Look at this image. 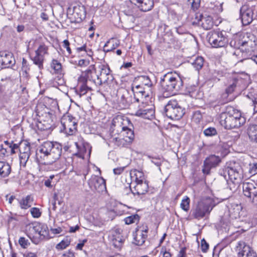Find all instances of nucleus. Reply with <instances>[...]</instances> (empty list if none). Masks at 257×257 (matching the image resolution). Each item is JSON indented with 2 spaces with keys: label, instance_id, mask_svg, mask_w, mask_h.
<instances>
[{
  "label": "nucleus",
  "instance_id": "obj_1",
  "mask_svg": "<svg viewBox=\"0 0 257 257\" xmlns=\"http://www.w3.org/2000/svg\"><path fill=\"white\" fill-rule=\"evenodd\" d=\"M133 125L126 117H115L110 127V142L118 147H123L132 143L134 139Z\"/></svg>",
  "mask_w": 257,
  "mask_h": 257
},
{
  "label": "nucleus",
  "instance_id": "obj_2",
  "mask_svg": "<svg viewBox=\"0 0 257 257\" xmlns=\"http://www.w3.org/2000/svg\"><path fill=\"white\" fill-rule=\"evenodd\" d=\"M221 111L218 119L220 124L226 129L238 128L243 125L245 119L241 112L231 106L220 108Z\"/></svg>",
  "mask_w": 257,
  "mask_h": 257
},
{
  "label": "nucleus",
  "instance_id": "obj_3",
  "mask_svg": "<svg viewBox=\"0 0 257 257\" xmlns=\"http://www.w3.org/2000/svg\"><path fill=\"white\" fill-rule=\"evenodd\" d=\"M61 153L62 148L58 144L47 141L39 147L37 156L42 159V164L50 165L59 159Z\"/></svg>",
  "mask_w": 257,
  "mask_h": 257
},
{
  "label": "nucleus",
  "instance_id": "obj_4",
  "mask_svg": "<svg viewBox=\"0 0 257 257\" xmlns=\"http://www.w3.org/2000/svg\"><path fill=\"white\" fill-rule=\"evenodd\" d=\"M161 85L163 95L168 97L180 90L183 86V82L180 75L176 72H168L161 79Z\"/></svg>",
  "mask_w": 257,
  "mask_h": 257
},
{
  "label": "nucleus",
  "instance_id": "obj_5",
  "mask_svg": "<svg viewBox=\"0 0 257 257\" xmlns=\"http://www.w3.org/2000/svg\"><path fill=\"white\" fill-rule=\"evenodd\" d=\"M26 231L28 236L35 244L44 239L52 237L49 234L47 225L39 222H34L27 225Z\"/></svg>",
  "mask_w": 257,
  "mask_h": 257
},
{
  "label": "nucleus",
  "instance_id": "obj_6",
  "mask_svg": "<svg viewBox=\"0 0 257 257\" xmlns=\"http://www.w3.org/2000/svg\"><path fill=\"white\" fill-rule=\"evenodd\" d=\"M214 206V201L212 198H203L198 201L195 207L192 209V215L195 218L200 219L208 215Z\"/></svg>",
  "mask_w": 257,
  "mask_h": 257
},
{
  "label": "nucleus",
  "instance_id": "obj_7",
  "mask_svg": "<svg viewBox=\"0 0 257 257\" xmlns=\"http://www.w3.org/2000/svg\"><path fill=\"white\" fill-rule=\"evenodd\" d=\"M110 69L108 67L105 65L102 66L100 74L98 75L91 69H87L85 71V76L92 82L96 85H100L103 82H107L109 79L110 75Z\"/></svg>",
  "mask_w": 257,
  "mask_h": 257
},
{
  "label": "nucleus",
  "instance_id": "obj_8",
  "mask_svg": "<svg viewBox=\"0 0 257 257\" xmlns=\"http://www.w3.org/2000/svg\"><path fill=\"white\" fill-rule=\"evenodd\" d=\"M165 112L168 117L178 120L185 114V109L176 100H170L165 107Z\"/></svg>",
  "mask_w": 257,
  "mask_h": 257
},
{
  "label": "nucleus",
  "instance_id": "obj_9",
  "mask_svg": "<svg viewBox=\"0 0 257 257\" xmlns=\"http://www.w3.org/2000/svg\"><path fill=\"white\" fill-rule=\"evenodd\" d=\"M207 38L209 43L214 48L224 47L228 43L226 37L219 31L209 32L207 34Z\"/></svg>",
  "mask_w": 257,
  "mask_h": 257
},
{
  "label": "nucleus",
  "instance_id": "obj_10",
  "mask_svg": "<svg viewBox=\"0 0 257 257\" xmlns=\"http://www.w3.org/2000/svg\"><path fill=\"white\" fill-rule=\"evenodd\" d=\"M221 174L223 175L226 180L228 179L233 183H239L242 178V169L239 166L231 167H227L223 171Z\"/></svg>",
  "mask_w": 257,
  "mask_h": 257
},
{
  "label": "nucleus",
  "instance_id": "obj_11",
  "mask_svg": "<svg viewBox=\"0 0 257 257\" xmlns=\"http://www.w3.org/2000/svg\"><path fill=\"white\" fill-rule=\"evenodd\" d=\"M243 193L248 201L257 206V187L252 181L244 182L242 186Z\"/></svg>",
  "mask_w": 257,
  "mask_h": 257
},
{
  "label": "nucleus",
  "instance_id": "obj_12",
  "mask_svg": "<svg viewBox=\"0 0 257 257\" xmlns=\"http://www.w3.org/2000/svg\"><path fill=\"white\" fill-rule=\"evenodd\" d=\"M61 123L64 133L67 135H73L77 131V123L75 118L69 115L63 116Z\"/></svg>",
  "mask_w": 257,
  "mask_h": 257
},
{
  "label": "nucleus",
  "instance_id": "obj_13",
  "mask_svg": "<svg viewBox=\"0 0 257 257\" xmlns=\"http://www.w3.org/2000/svg\"><path fill=\"white\" fill-rule=\"evenodd\" d=\"M109 238L112 245L116 248H120L124 240L122 235V230L118 228L112 229L109 234Z\"/></svg>",
  "mask_w": 257,
  "mask_h": 257
},
{
  "label": "nucleus",
  "instance_id": "obj_14",
  "mask_svg": "<svg viewBox=\"0 0 257 257\" xmlns=\"http://www.w3.org/2000/svg\"><path fill=\"white\" fill-rule=\"evenodd\" d=\"M236 250L238 257H256V252L243 241L237 242Z\"/></svg>",
  "mask_w": 257,
  "mask_h": 257
},
{
  "label": "nucleus",
  "instance_id": "obj_15",
  "mask_svg": "<svg viewBox=\"0 0 257 257\" xmlns=\"http://www.w3.org/2000/svg\"><path fill=\"white\" fill-rule=\"evenodd\" d=\"M240 16L243 25L250 24L253 19V10L248 5H243L240 9Z\"/></svg>",
  "mask_w": 257,
  "mask_h": 257
},
{
  "label": "nucleus",
  "instance_id": "obj_16",
  "mask_svg": "<svg viewBox=\"0 0 257 257\" xmlns=\"http://www.w3.org/2000/svg\"><path fill=\"white\" fill-rule=\"evenodd\" d=\"M88 183L89 187L93 191L100 192L105 189V180L100 177L97 176H92L89 180Z\"/></svg>",
  "mask_w": 257,
  "mask_h": 257
},
{
  "label": "nucleus",
  "instance_id": "obj_17",
  "mask_svg": "<svg viewBox=\"0 0 257 257\" xmlns=\"http://www.w3.org/2000/svg\"><path fill=\"white\" fill-rule=\"evenodd\" d=\"M221 162L220 158L215 155H211L204 161L202 172L204 174H208L211 169L216 167Z\"/></svg>",
  "mask_w": 257,
  "mask_h": 257
},
{
  "label": "nucleus",
  "instance_id": "obj_18",
  "mask_svg": "<svg viewBox=\"0 0 257 257\" xmlns=\"http://www.w3.org/2000/svg\"><path fill=\"white\" fill-rule=\"evenodd\" d=\"M148 227L147 226L143 225L140 227L136 231V235L134 238V243L137 245H142L145 242L147 237Z\"/></svg>",
  "mask_w": 257,
  "mask_h": 257
},
{
  "label": "nucleus",
  "instance_id": "obj_19",
  "mask_svg": "<svg viewBox=\"0 0 257 257\" xmlns=\"http://www.w3.org/2000/svg\"><path fill=\"white\" fill-rule=\"evenodd\" d=\"M15 58L12 54L5 51L0 52V65L4 68H9L14 64Z\"/></svg>",
  "mask_w": 257,
  "mask_h": 257
},
{
  "label": "nucleus",
  "instance_id": "obj_20",
  "mask_svg": "<svg viewBox=\"0 0 257 257\" xmlns=\"http://www.w3.org/2000/svg\"><path fill=\"white\" fill-rule=\"evenodd\" d=\"M134 5L137 6L143 12L151 10L154 6L152 0H130Z\"/></svg>",
  "mask_w": 257,
  "mask_h": 257
},
{
  "label": "nucleus",
  "instance_id": "obj_21",
  "mask_svg": "<svg viewBox=\"0 0 257 257\" xmlns=\"http://www.w3.org/2000/svg\"><path fill=\"white\" fill-rule=\"evenodd\" d=\"M199 17L200 19L198 21L199 25H201L204 29L209 30L212 28L213 22L210 16H204L202 15H200Z\"/></svg>",
  "mask_w": 257,
  "mask_h": 257
},
{
  "label": "nucleus",
  "instance_id": "obj_22",
  "mask_svg": "<svg viewBox=\"0 0 257 257\" xmlns=\"http://www.w3.org/2000/svg\"><path fill=\"white\" fill-rule=\"evenodd\" d=\"M155 110L153 108L140 109L136 111L135 115L145 119H151L154 118Z\"/></svg>",
  "mask_w": 257,
  "mask_h": 257
},
{
  "label": "nucleus",
  "instance_id": "obj_23",
  "mask_svg": "<svg viewBox=\"0 0 257 257\" xmlns=\"http://www.w3.org/2000/svg\"><path fill=\"white\" fill-rule=\"evenodd\" d=\"M148 184L146 181H143L136 183L134 187V190L133 193L138 195H143L148 192Z\"/></svg>",
  "mask_w": 257,
  "mask_h": 257
},
{
  "label": "nucleus",
  "instance_id": "obj_24",
  "mask_svg": "<svg viewBox=\"0 0 257 257\" xmlns=\"http://www.w3.org/2000/svg\"><path fill=\"white\" fill-rule=\"evenodd\" d=\"M73 12L75 17L82 20L85 17V9L83 6L76 4L73 7Z\"/></svg>",
  "mask_w": 257,
  "mask_h": 257
},
{
  "label": "nucleus",
  "instance_id": "obj_25",
  "mask_svg": "<svg viewBox=\"0 0 257 257\" xmlns=\"http://www.w3.org/2000/svg\"><path fill=\"white\" fill-rule=\"evenodd\" d=\"M119 45L118 40L111 38L106 42L103 47V51L105 52H110L116 48Z\"/></svg>",
  "mask_w": 257,
  "mask_h": 257
},
{
  "label": "nucleus",
  "instance_id": "obj_26",
  "mask_svg": "<svg viewBox=\"0 0 257 257\" xmlns=\"http://www.w3.org/2000/svg\"><path fill=\"white\" fill-rule=\"evenodd\" d=\"M250 41L245 42V41H240V44L242 46H246V49L248 51H253L255 48L256 43V38L254 35H250Z\"/></svg>",
  "mask_w": 257,
  "mask_h": 257
},
{
  "label": "nucleus",
  "instance_id": "obj_27",
  "mask_svg": "<svg viewBox=\"0 0 257 257\" xmlns=\"http://www.w3.org/2000/svg\"><path fill=\"white\" fill-rule=\"evenodd\" d=\"M11 172L10 165L5 162L0 161V176L6 177L9 175Z\"/></svg>",
  "mask_w": 257,
  "mask_h": 257
},
{
  "label": "nucleus",
  "instance_id": "obj_28",
  "mask_svg": "<svg viewBox=\"0 0 257 257\" xmlns=\"http://www.w3.org/2000/svg\"><path fill=\"white\" fill-rule=\"evenodd\" d=\"M238 80L236 78H232L228 80L227 87L225 89L226 94L229 95L232 93L237 86Z\"/></svg>",
  "mask_w": 257,
  "mask_h": 257
},
{
  "label": "nucleus",
  "instance_id": "obj_29",
  "mask_svg": "<svg viewBox=\"0 0 257 257\" xmlns=\"http://www.w3.org/2000/svg\"><path fill=\"white\" fill-rule=\"evenodd\" d=\"M131 97L129 96L127 91H125L123 94L118 97V101L122 105V107L124 108L127 107L131 103L132 100Z\"/></svg>",
  "mask_w": 257,
  "mask_h": 257
},
{
  "label": "nucleus",
  "instance_id": "obj_30",
  "mask_svg": "<svg viewBox=\"0 0 257 257\" xmlns=\"http://www.w3.org/2000/svg\"><path fill=\"white\" fill-rule=\"evenodd\" d=\"M132 178L135 180L136 183L145 181V178L143 172L134 170L131 172Z\"/></svg>",
  "mask_w": 257,
  "mask_h": 257
},
{
  "label": "nucleus",
  "instance_id": "obj_31",
  "mask_svg": "<svg viewBox=\"0 0 257 257\" xmlns=\"http://www.w3.org/2000/svg\"><path fill=\"white\" fill-rule=\"evenodd\" d=\"M247 134L250 140L257 143V125H252L247 129Z\"/></svg>",
  "mask_w": 257,
  "mask_h": 257
},
{
  "label": "nucleus",
  "instance_id": "obj_32",
  "mask_svg": "<svg viewBox=\"0 0 257 257\" xmlns=\"http://www.w3.org/2000/svg\"><path fill=\"white\" fill-rule=\"evenodd\" d=\"M33 199L31 196H27L26 198H23L20 201L19 203L22 209H26L32 205Z\"/></svg>",
  "mask_w": 257,
  "mask_h": 257
},
{
  "label": "nucleus",
  "instance_id": "obj_33",
  "mask_svg": "<svg viewBox=\"0 0 257 257\" xmlns=\"http://www.w3.org/2000/svg\"><path fill=\"white\" fill-rule=\"evenodd\" d=\"M204 59L202 57H197L192 63V65L197 70L201 69L203 65Z\"/></svg>",
  "mask_w": 257,
  "mask_h": 257
},
{
  "label": "nucleus",
  "instance_id": "obj_34",
  "mask_svg": "<svg viewBox=\"0 0 257 257\" xmlns=\"http://www.w3.org/2000/svg\"><path fill=\"white\" fill-rule=\"evenodd\" d=\"M51 67L54 71L55 73L59 74L62 71V66L61 63L58 62L57 60H53L51 64Z\"/></svg>",
  "mask_w": 257,
  "mask_h": 257
},
{
  "label": "nucleus",
  "instance_id": "obj_35",
  "mask_svg": "<svg viewBox=\"0 0 257 257\" xmlns=\"http://www.w3.org/2000/svg\"><path fill=\"white\" fill-rule=\"evenodd\" d=\"M20 154H27L31 155L30 145L26 143L20 144L19 147Z\"/></svg>",
  "mask_w": 257,
  "mask_h": 257
},
{
  "label": "nucleus",
  "instance_id": "obj_36",
  "mask_svg": "<svg viewBox=\"0 0 257 257\" xmlns=\"http://www.w3.org/2000/svg\"><path fill=\"white\" fill-rule=\"evenodd\" d=\"M84 76L86 78V83L85 84H83L79 88V95L81 96V95H84L87 92L88 89H90V88L88 86V83L89 82L92 81V80H90L87 78L85 76V73L84 72Z\"/></svg>",
  "mask_w": 257,
  "mask_h": 257
},
{
  "label": "nucleus",
  "instance_id": "obj_37",
  "mask_svg": "<svg viewBox=\"0 0 257 257\" xmlns=\"http://www.w3.org/2000/svg\"><path fill=\"white\" fill-rule=\"evenodd\" d=\"M139 78L142 82V84L147 86L148 88H151L153 85V83L149 76H141Z\"/></svg>",
  "mask_w": 257,
  "mask_h": 257
},
{
  "label": "nucleus",
  "instance_id": "obj_38",
  "mask_svg": "<svg viewBox=\"0 0 257 257\" xmlns=\"http://www.w3.org/2000/svg\"><path fill=\"white\" fill-rule=\"evenodd\" d=\"M32 60L34 63L38 65L40 69H41L43 67V63L44 60L43 56L39 55L38 54H36L35 56Z\"/></svg>",
  "mask_w": 257,
  "mask_h": 257
},
{
  "label": "nucleus",
  "instance_id": "obj_39",
  "mask_svg": "<svg viewBox=\"0 0 257 257\" xmlns=\"http://www.w3.org/2000/svg\"><path fill=\"white\" fill-rule=\"evenodd\" d=\"M70 243V240L68 238H66L58 243L56 246V248L58 250L64 249L68 246Z\"/></svg>",
  "mask_w": 257,
  "mask_h": 257
},
{
  "label": "nucleus",
  "instance_id": "obj_40",
  "mask_svg": "<svg viewBox=\"0 0 257 257\" xmlns=\"http://www.w3.org/2000/svg\"><path fill=\"white\" fill-rule=\"evenodd\" d=\"M139 219V216L138 214H135L126 217L124 220L126 224H131L138 222Z\"/></svg>",
  "mask_w": 257,
  "mask_h": 257
},
{
  "label": "nucleus",
  "instance_id": "obj_41",
  "mask_svg": "<svg viewBox=\"0 0 257 257\" xmlns=\"http://www.w3.org/2000/svg\"><path fill=\"white\" fill-rule=\"evenodd\" d=\"M30 155L26 154H20L19 160L21 166L25 167L29 160Z\"/></svg>",
  "mask_w": 257,
  "mask_h": 257
},
{
  "label": "nucleus",
  "instance_id": "obj_42",
  "mask_svg": "<svg viewBox=\"0 0 257 257\" xmlns=\"http://www.w3.org/2000/svg\"><path fill=\"white\" fill-rule=\"evenodd\" d=\"M190 199L187 196L182 199L180 204L181 208L185 211H188L190 207Z\"/></svg>",
  "mask_w": 257,
  "mask_h": 257
},
{
  "label": "nucleus",
  "instance_id": "obj_43",
  "mask_svg": "<svg viewBox=\"0 0 257 257\" xmlns=\"http://www.w3.org/2000/svg\"><path fill=\"white\" fill-rule=\"evenodd\" d=\"M202 118L201 112L199 110L195 111L192 115V120L194 122L199 123Z\"/></svg>",
  "mask_w": 257,
  "mask_h": 257
},
{
  "label": "nucleus",
  "instance_id": "obj_44",
  "mask_svg": "<svg viewBox=\"0 0 257 257\" xmlns=\"http://www.w3.org/2000/svg\"><path fill=\"white\" fill-rule=\"evenodd\" d=\"M48 48L45 45H41L38 49L35 51L36 54H38L44 57L45 54L47 53Z\"/></svg>",
  "mask_w": 257,
  "mask_h": 257
},
{
  "label": "nucleus",
  "instance_id": "obj_45",
  "mask_svg": "<svg viewBox=\"0 0 257 257\" xmlns=\"http://www.w3.org/2000/svg\"><path fill=\"white\" fill-rule=\"evenodd\" d=\"M239 210L240 206L238 205H236L235 208L229 209V211L230 215L232 216V217L236 218L237 216H239Z\"/></svg>",
  "mask_w": 257,
  "mask_h": 257
},
{
  "label": "nucleus",
  "instance_id": "obj_46",
  "mask_svg": "<svg viewBox=\"0 0 257 257\" xmlns=\"http://www.w3.org/2000/svg\"><path fill=\"white\" fill-rule=\"evenodd\" d=\"M216 134V130L214 127H208L204 131V134L207 137L214 136Z\"/></svg>",
  "mask_w": 257,
  "mask_h": 257
},
{
  "label": "nucleus",
  "instance_id": "obj_47",
  "mask_svg": "<svg viewBox=\"0 0 257 257\" xmlns=\"http://www.w3.org/2000/svg\"><path fill=\"white\" fill-rule=\"evenodd\" d=\"M188 3L194 10H197L200 7V0H188Z\"/></svg>",
  "mask_w": 257,
  "mask_h": 257
},
{
  "label": "nucleus",
  "instance_id": "obj_48",
  "mask_svg": "<svg viewBox=\"0 0 257 257\" xmlns=\"http://www.w3.org/2000/svg\"><path fill=\"white\" fill-rule=\"evenodd\" d=\"M77 51L78 52H80L81 51H84L88 56H91L92 55V52L90 49H87L86 46L85 45H84L83 46L81 47H78L77 49Z\"/></svg>",
  "mask_w": 257,
  "mask_h": 257
},
{
  "label": "nucleus",
  "instance_id": "obj_49",
  "mask_svg": "<svg viewBox=\"0 0 257 257\" xmlns=\"http://www.w3.org/2000/svg\"><path fill=\"white\" fill-rule=\"evenodd\" d=\"M30 70V68L29 67V64L27 62V61L23 58L22 61V71L23 73H25L26 74H27Z\"/></svg>",
  "mask_w": 257,
  "mask_h": 257
},
{
  "label": "nucleus",
  "instance_id": "obj_50",
  "mask_svg": "<svg viewBox=\"0 0 257 257\" xmlns=\"http://www.w3.org/2000/svg\"><path fill=\"white\" fill-rule=\"evenodd\" d=\"M30 211L32 216L34 218H38L41 215V212L39 209L36 207L32 208Z\"/></svg>",
  "mask_w": 257,
  "mask_h": 257
},
{
  "label": "nucleus",
  "instance_id": "obj_51",
  "mask_svg": "<svg viewBox=\"0 0 257 257\" xmlns=\"http://www.w3.org/2000/svg\"><path fill=\"white\" fill-rule=\"evenodd\" d=\"M19 243L23 248H26L29 244L28 240L23 237L20 238L19 240Z\"/></svg>",
  "mask_w": 257,
  "mask_h": 257
},
{
  "label": "nucleus",
  "instance_id": "obj_52",
  "mask_svg": "<svg viewBox=\"0 0 257 257\" xmlns=\"http://www.w3.org/2000/svg\"><path fill=\"white\" fill-rule=\"evenodd\" d=\"M209 247L208 244L206 242L204 239H203L201 241V250L205 252L207 251Z\"/></svg>",
  "mask_w": 257,
  "mask_h": 257
},
{
  "label": "nucleus",
  "instance_id": "obj_53",
  "mask_svg": "<svg viewBox=\"0 0 257 257\" xmlns=\"http://www.w3.org/2000/svg\"><path fill=\"white\" fill-rule=\"evenodd\" d=\"M9 154V151L8 148H4L3 147L0 149V157H4L8 156Z\"/></svg>",
  "mask_w": 257,
  "mask_h": 257
},
{
  "label": "nucleus",
  "instance_id": "obj_54",
  "mask_svg": "<svg viewBox=\"0 0 257 257\" xmlns=\"http://www.w3.org/2000/svg\"><path fill=\"white\" fill-rule=\"evenodd\" d=\"M69 45H70V43L67 40H64L63 47H64V48L66 49L67 51L68 52L69 54H70L71 53V50L69 47Z\"/></svg>",
  "mask_w": 257,
  "mask_h": 257
},
{
  "label": "nucleus",
  "instance_id": "obj_55",
  "mask_svg": "<svg viewBox=\"0 0 257 257\" xmlns=\"http://www.w3.org/2000/svg\"><path fill=\"white\" fill-rule=\"evenodd\" d=\"M161 253H162L163 257H171L172 256L171 253L167 251L166 248L165 247L162 248Z\"/></svg>",
  "mask_w": 257,
  "mask_h": 257
},
{
  "label": "nucleus",
  "instance_id": "obj_56",
  "mask_svg": "<svg viewBox=\"0 0 257 257\" xmlns=\"http://www.w3.org/2000/svg\"><path fill=\"white\" fill-rule=\"evenodd\" d=\"M124 167H118L116 168H114L113 170V173L115 175H120L121 174L123 171H124Z\"/></svg>",
  "mask_w": 257,
  "mask_h": 257
},
{
  "label": "nucleus",
  "instance_id": "obj_57",
  "mask_svg": "<svg viewBox=\"0 0 257 257\" xmlns=\"http://www.w3.org/2000/svg\"><path fill=\"white\" fill-rule=\"evenodd\" d=\"M89 63V61L88 60L85 59H81L79 60L78 65L80 66H86Z\"/></svg>",
  "mask_w": 257,
  "mask_h": 257
},
{
  "label": "nucleus",
  "instance_id": "obj_58",
  "mask_svg": "<svg viewBox=\"0 0 257 257\" xmlns=\"http://www.w3.org/2000/svg\"><path fill=\"white\" fill-rule=\"evenodd\" d=\"M62 231V229L61 227H57L56 228H51V231L54 234H57L61 233Z\"/></svg>",
  "mask_w": 257,
  "mask_h": 257
},
{
  "label": "nucleus",
  "instance_id": "obj_59",
  "mask_svg": "<svg viewBox=\"0 0 257 257\" xmlns=\"http://www.w3.org/2000/svg\"><path fill=\"white\" fill-rule=\"evenodd\" d=\"M186 248H182L179 252V253L178 254V257H186Z\"/></svg>",
  "mask_w": 257,
  "mask_h": 257
},
{
  "label": "nucleus",
  "instance_id": "obj_60",
  "mask_svg": "<svg viewBox=\"0 0 257 257\" xmlns=\"http://www.w3.org/2000/svg\"><path fill=\"white\" fill-rule=\"evenodd\" d=\"M152 162L153 163H154L155 165H156L157 166L160 167V166H161V160H158L157 159H153L152 160ZM159 170H161V169L160 168H159Z\"/></svg>",
  "mask_w": 257,
  "mask_h": 257
},
{
  "label": "nucleus",
  "instance_id": "obj_61",
  "mask_svg": "<svg viewBox=\"0 0 257 257\" xmlns=\"http://www.w3.org/2000/svg\"><path fill=\"white\" fill-rule=\"evenodd\" d=\"M250 35H253L252 34L246 33L243 37V39L241 41H245V42H248L250 41Z\"/></svg>",
  "mask_w": 257,
  "mask_h": 257
},
{
  "label": "nucleus",
  "instance_id": "obj_62",
  "mask_svg": "<svg viewBox=\"0 0 257 257\" xmlns=\"http://www.w3.org/2000/svg\"><path fill=\"white\" fill-rule=\"evenodd\" d=\"M45 185L49 188H52L53 187V185L51 184V181L50 179H48L45 181L44 182Z\"/></svg>",
  "mask_w": 257,
  "mask_h": 257
},
{
  "label": "nucleus",
  "instance_id": "obj_63",
  "mask_svg": "<svg viewBox=\"0 0 257 257\" xmlns=\"http://www.w3.org/2000/svg\"><path fill=\"white\" fill-rule=\"evenodd\" d=\"M86 242V239L83 240L82 241V242L79 243L77 244V245L76 246V248L78 249L82 250V247L84 246V244L85 242Z\"/></svg>",
  "mask_w": 257,
  "mask_h": 257
},
{
  "label": "nucleus",
  "instance_id": "obj_64",
  "mask_svg": "<svg viewBox=\"0 0 257 257\" xmlns=\"http://www.w3.org/2000/svg\"><path fill=\"white\" fill-rule=\"evenodd\" d=\"M252 106L254 112H257V100L255 99L252 101Z\"/></svg>",
  "mask_w": 257,
  "mask_h": 257
}]
</instances>
